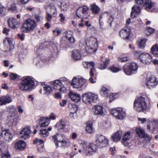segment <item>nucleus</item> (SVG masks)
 Segmentation results:
<instances>
[{
    "instance_id": "nucleus-1",
    "label": "nucleus",
    "mask_w": 158,
    "mask_h": 158,
    "mask_svg": "<svg viewBox=\"0 0 158 158\" xmlns=\"http://www.w3.org/2000/svg\"><path fill=\"white\" fill-rule=\"evenodd\" d=\"M18 85L21 91H30L35 88V79L30 76H24L21 79Z\"/></svg>"
},
{
    "instance_id": "nucleus-2",
    "label": "nucleus",
    "mask_w": 158,
    "mask_h": 158,
    "mask_svg": "<svg viewBox=\"0 0 158 158\" xmlns=\"http://www.w3.org/2000/svg\"><path fill=\"white\" fill-rule=\"evenodd\" d=\"M70 82L65 77H62L55 80L51 83L53 88L58 90L60 92H65L69 89Z\"/></svg>"
},
{
    "instance_id": "nucleus-3",
    "label": "nucleus",
    "mask_w": 158,
    "mask_h": 158,
    "mask_svg": "<svg viewBox=\"0 0 158 158\" xmlns=\"http://www.w3.org/2000/svg\"><path fill=\"white\" fill-rule=\"evenodd\" d=\"M8 108L9 114L7 117L6 123L10 127H15L20 120L19 117L16 116L18 115V113L16 111V108L14 106H10Z\"/></svg>"
},
{
    "instance_id": "nucleus-4",
    "label": "nucleus",
    "mask_w": 158,
    "mask_h": 158,
    "mask_svg": "<svg viewBox=\"0 0 158 158\" xmlns=\"http://www.w3.org/2000/svg\"><path fill=\"white\" fill-rule=\"evenodd\" d=\"M37 23L36 21L31 18H28L24 21L21 28V31L25 33L33 31L36 27Z\"/></svg>"
},
{
    "instance_id": "nucleus-5",
    "label": "nucleus",
    "mask_w": 158,
    "mask_h": 158,
    "mask_svg": "<svg viewBox=\"0 0 158 158\" xmlns=\"http://www.w3.org/2000/svg\"><path fill=\"white\" fill-rule=\"evenodd\" d=\"M134 109L138 112H143L147 110L145 98L143 97H137L134 102Z\"/></svg>"
},
{
    "instance_id": "nucleus-6",
    "label": "nucleus",
    "mask_w": 158,
    "mask_h": 158,
    "mask_svg": "<svg viewBox=\"0 0 158 158\" xmlns=\"http://www.w3.org/2000/svg\"><path fill=\"white\" fill-rule=\"evenodd\" d=\"M87 80L80 76L74 77L70 82V84L73 88L80 89L86 86L87 85Z\"/></svg>"
},
{
    "instance_id": "nucleus-7",
    "label": "nucleus",
    "mask_w": 158,
    "mask_h": 158,
    "mask_svg": "<svg viewBox=\"0 0 158 158\" xmlns=\"http://www.w3.org/2000/svg\"><path fill=\"white\" fill-rule=\"evenodd\" d=\"M86 50L89 53L95 52L98 47V43L96 38L93 37L86 40Z\"/></svg>"
},
{
    "instance_id": "nucleus-8",
    "label": "nucleus",
    "mask_w": 158,
    "mask_h": 158,
    "mask_svg": "<svg viewBox=\"0 0 158 158\" xmlns=\"http://www.w3.org/2000/svg\"><path fill=\"white\" fill-rule=\"evenodd\" d=\"M82 99L84 103L89 105L92 102H96L98 101V95L91 92L85 93L82 94Z\"/></svg>"
},
{
    "instance_id": "nucleus-9",
    "label": "nucleus",
    "mask_w": 158,
    "mask_h": 158,
    "mask_svg": "<svg viewBox=\"0 0 158 158\" xmlns=\"http://www.w3.org/2000/svg\"><path fill=\"white\" fill-rule=\"evenodd\" d=\"M110 113L117 119L120 120L123 119L126 115L125 110L120 107L111 109L110 110Z\"/></svg>"
},
{
    "instance_id": "nucleus-10",
    "label": "nucleus",
    "mask_w": 158,
    "mask_h": 158,
    "mask_svg": "<svg viewBox=\"0 0 158 158\" xmlns=\"http://www.w3.org/2000/svg\"><path fill=\"white\" fill-rule=\"evenodd\" d=\"M95 142L98 148H102L108 144L109 140L103 135L98 134L95 136Z\"/></svg>"
},
{
    "instance_id": "nucleus-11",
    "label": "nucleus",
    "mask_w": 158,
    "mask_h": 158,
    "mask_svg": "<svg viewBox=\"0 0 158 158\" xmlns=\"http://www.w3.org/2000/svg\"><path fill=\"white\" fill-rule=\"evenodd\" d=\"M88 7L86 6H80L76 11L77 16L81 19H87L89 17V14L88 12Z\"/></svg>"
},
{
    "instance_id": "nucleus-12",
    "label": "nucleus",
    "mask_w": 158,
    "mask_h": 158,
    "mask_svg": "<svg viewBox=\"0 0 158 158\" xmlns=\"http://www.w3.org/2000/svg\"><path fill=\"white\" fill-rule=\"evenodd\" d=\"M60 136L61 139L59 140L58 147L65 148L71 145L72 143L68 136L63 134Z\"/></svg>"
},
{
    "instance_id": "nucleus-13",
    "label": "nucleus",
    "mask_w": 158,
    "mask_h": 158,
    "mask_svg": "<svg viewBox=\"0 0 158 158\" xmlns=\"http://www.w3.org/2000/svg\"><path fill=\"white\" fill-rule=\"evenodd\" d=\"M92 111L96 115L104 116L106 114V109L102 105H94L92 107Z\"/></svg>"
},
{
    "instance_id": "nucleus-14",
    "label": "nucleus",
    "mask_w": 158,
    "mask_h": 158,
    "mask_svg": "<svg viewBox=\"0 0 158 158\" xmlns=\"http://www.w3.org/2000/svg\"><path fill=\"white\" fill-rule=\"evenodd\" d=\"M55 127L58 130L62 132H66L70 129L69 125L62 119L60 120L56 123Z\"/></svg>"
},
{
    "instance_id": "nucleus-15",
    "label": "nucleus",
    "mask_w": 158,
    "mask_h": 158,
    "mask_svg": "<svg viewBox=\"0 0 158 158\" xmlns=\"http://www.w3.org/2000/svg\"><path fill=\"white\" fill-rule=\"evenodd\" d=\"M158 84V81L153 76L148 78L146 81V85L147 88L152 89L155 87Z\"/></svg>"
},
{
    "instance_id": "nucleus-16",
    "label": "nucleus",
    "mask_w": 158,
    "mask_h": 158,
    "mask_svg": "<svg viewBox=\"0 0 158 158\" xmlns=\"http://www.w3.org/2000/svg\"><path fill=\"white\" fill-rule=\"evenodd\" d=\"M0 136L3 137L6 141H10L12 140V135L8 129L2 128L0 130Z\"/></svg>"
},
{
    "instance_id": "nucleus-17",
    "label": "nucleus",
    "mask_w": 158,
    "mask_h": 158,
    "mask_svg": "<svg viewBox=\"0 0 158 158\" xmlns=\"http://www.w3.org/2000/svg\"><path fill=\"white\" fill-rule=\"evenodd\" d=\"M31 128L29 127H26L22 129L20 131L19 137L25 140L27 139L30 137L31 133Z\"/></svg>"
},
{
    "instance_id": "nucleus-18",
    "label": "nucleus",
    "mask_w": 158,
    "mask_h": 158,
    "mask_svg": "<svg viewBox=\"0 0 158 158\" xmlns=\"http://www.w3.org/2000/svg\"><path fill=\"white\" fill-rule=\"evenodd\" d=\"M152 57L149 54L144 52L142 53L139 56L140 60L145 64H149L152 61Z\"/></svg>"
},
{
    "instance_id": "nucleus-19",
    "label": "nucleus",
    "mask_w": 158,
    "mask_h": 158,
    "mask_svg": "<svg viewBox=\"0 0 158 158\" xmlns=\"http://www.w3.org/2000/svg\"><path fill=\"white\" fill-rule=\"evenodd\" d=\"M128 20H127L126 26L119 32L120 36L123 39L126 41L128 40Z\"/></svg>"
},
{
    "instance_id": "nucleus-20",
    "label": "nucleus",
    "mask_w": 158,
    "mask_h": 158,
    "mask_svg": "<svg viewBox=\"0 0 158 158\" xmlns=\"http://www.w3.org/2000/svg\"><path fill=\"white\" fill-rule=\"evenodd\" d=\"M7 22L9 26L13 29L17 28L19 25V22L16 18L12 17L9 18Z\"/></svg>"
},
{
    "instance_id": "nucleus-21",
    "label": "nucleus",
    "mask_w": 158,
    "mask_h": 158,
    "mask_svg": "<svg viewBox=\"0 0 158 158\" xmlns=\"http://www.w3.org/2000/svg\"><path fill=\"white\" fill-rule=\"evenodd\" d=\"M83 65L85 68L90 69V76H93L94 74L93 73L95 70V63L93 61H85L83 63Z\"/></svg>"
},
{
    "instance_id": "nucleus-22",
    "label": "nucleus",
    "mask_w": 158,
    "mask_h": 158,
    "mask_svg": "<svg viewBox=\"0 0 158 158\" xmlns=\"http://www.w3.org/2000/svg\"><path fill=\"white\" fill-rule=\"evenodd\" d=\"M98 148V147L96 143V144L93 143H90L88 146L85 155L87 156L92 155L94 152H96Z\"/></svg>"
},
{
    "instance_id": "nucleus-23",
    "label": "nucleus",
    "mask_w": 158,
    "mask_h": 158,
    "mask_svg": "<svg viewBox=\"0 0 158 158\" xmlns=\"http://www.w3.org/2000/svg\"><path fill=\"white\" fill-rule=\"evenodd\" d=\"M69 95L71 99L75 102H78L81 100V95L78 94L73 91H70Z\"/></svg>"
},
{
    "instance_id": "nucleus-24",
    "label": "nucleus",
    "mask_w": 158,
    "mask_h": 158,
    "mask_svg": "<svg viewBox=\"0 0 158 158\" xmlns=\"http://www.w3.org/2000/svg\"><path fill=\"white\" fill-rule=\"evenodd\" d=\"M82 58L81 51L78 50H74L72 54V58L73 60L77 61L81 60Z\"/></svg>"
},
{
    "instance_id": "nucleus-25",
    "label": "nucleus",
    "mask_w": 158,
    "mask_h": 158,
    "mask_svg": "<svg viewBox=\"0 0 158 158\" xmlns=\"http://www.w3.org/2000/svg\"><path fill=\"white\" fill-rule=\"evenodd\" d=\"M78 142L79 145L82 148V154L85 155L88 147V143L86 140L83 139L78 140Z\"/></svg>"
},
{
    "instance_id": "nucleus-26",
    "label": "nucleus",
    "mask_w": 158,
    "mask_h": 158,
    "mask_svg": "<svg viewBox=\"0 0 158 158\" xmlns=\"http://www.w3.org/2000/svg\"><path fill=\"white\" fill-rule=\"evenodd\" d=\"M15 147L16 149H18L20 151L23 150L26 146V143L23 141L19 140L16 142L15 144Z\"/></svg>"
},
{
    "instance_id": "nucleus-27",
    "label": "nucleus",
    "mask_w": 158,
    "mask_h": 158,
    "mask_svg": "<svg viewBox=\"0 0 158 158\" xmlns=\"http://www.w3.org/2000/svg\"><path fill=\"white\" fill-rule=\"evenodd\" d=\"M138 66L137 64L134 62H131L129 64V75L136 73Z\"/></svg>"
},
{
    "instance_id": "nucleus-28",
    "label": "nucleus",
    "mask_w": 158,
    "mask_h": 158,
    "mask_svg": "<svg viewBox=\"0 0 158 158\" xmlns=\"http://www.w3.org/2000/svg\"><path fill=\"white\" fill-rule=\"evenodd\" d=\"M49 123L50 120L48 117H42L40 119L39 125L40 127H45L47 126Z\"/></svg>"
},
{
    "instance_id": "nucleus-29",
    "label": "nucleus",
    "mask_w": 158,
    "mask_h": 158,
    "mask_svg": "<svg viewBox=\"0 0 158 158\" xmlns=\"http://www.w3.org/2000/svg\"><path fill=\"white\" fill-rule=\"evenodd\" d=\"M60 46L56 42H54L51 47L50 50L54 56H56L59 52Z\"/></svg>"
},
{
    "instance_id": "nucleus-30",
    "label": "nucleus",
    "mask_w": 158,
    "mask_h": 158,
    "mask_svg": "<svg viewBox=\"0 0 158 158\" xmlns=\"http://www.w3.org/2000/svg\"><path fill=\"white\" fill-rule=\"evenodd\" d=\"M141 11L140 7L136 5H134L132 7V10L131 13V17L132 18L135 17L136 14L140 13Z\"/></svg>"
},
{
    "instance_id": "nucleus-31",
    "label": "nucleus",
    "mask_w": 158,
    "mask_h": 158,
    "mask_svg": "<svg viewBox=\"0 0 158 158\" xmlns=\"http://www.w3.org/2000/svg\"><path fill=\"white\" fill-rule=\"evenodd\" d=\"M42 85L43 87V90L44 92V94L47 96L50 94L52 91V87L44 83H42Z\"/></svg>"
},
{
    "instance_id": "nucleus-32",
    "label": "nucleus",
    "mask_w": 158,
    "mask_h": 158,
    "mask_svg": "<svg viewBox=\"0 0 158 158\" xmlns=\"http://www.w3.org/2000/svg\"><path fill=\"white\" fill-rule=\"evenodd\" d=\"M85 130L89 134L92 133L94 131L93 123L92 122L88 121L85 124Z\"/></svg>"
},
{
    "instance_id": "nucleus-33",
    "label": "nucleus",
    "mask_w": 158,
    "mask_h": 158,
    "mask_svg": "<svg viewBox=\"0 0 158 158\" xmlns=\"http://www.w3.org/2000/svg\"><path fill=\"white\" fill-rule=\"evenodd\" d=\"M34 144H35L37 143H39L40 144L38 145L37 146V149L38 151L41 152L44 150L43 143L44 141L42 139H39L36 138L34 141Z\"/></svg>"
},
{
    "instance_id": "nucleus-34",
    "label": "nucleus",
    "mask_w": 158,
    "mask_h": 158,
    "mask_svg": "<svg viewBox=\"0 0 158 158\" xmlns=\"http://www.w3.org/2000/svg\"><path fill=\"white\" fill-rule=\"evenodd\" d=\"M122 132L121 131H118L114 133L111 136L113 140L116 142L120 140L122 137Z\"/></svg>"
},
{
    "instance_id": "nucleus-35",
    "label": "nucleus",
    "mask_w": 158,
    "mask_h": 158,
    "mask_svg": "<svg viewBox=\"0 0 158 158\" xmlns=\"http://www.w3.org/2000/svg\"><path fill=\"white\" fill-rule=\"evenodd\" d=\"M109 92V90L106 87L102 86L100 89V95L103 97H106L108 96Z\"/></svg>"
},
{
    "instance_id": "nucleus-36",
    "label": "nucleus",
    "mask_w": 158,
    "mask_h": 158,
    "mask_svg": "<svg viewBox=\"0 0 158 158\" xmlns=\"http://www.w3.org/2000/svg\"><path fill=\"white\" fill-rule=\"evenodd\" d=\"M103 58L102 57L101 59V62H103L102 63H101L98 67V68L101 70H104L107 67L108 64V62L109 60L107 59H106L105 61L103 60Z\"/></svg>"
},
{
    "instance_id": "nucleus-37",
    "label": "nucleus",
    "mask_w": 158,
    "mask_h": 158,
    "mask_svg": "<svg viewBox=\"0 0 158 158\" xmlns=\"http://www.w3.org/2000/svg\"><path fill=\"white\" fill-rule=\"evenodd\" d=\"M154 4L150 0H146L143 4V6L146 10L149 11V10L153 6Z\"/></svg>"
},
{
    "instance_id": "nucleus-38",
    "label": "nucleus",
    "mask_w": 158,
    "mask_h": 158,
    "mask_svg": "<svg viewBox=\"0 0 158 158\" xmlns=\"http://www.w3.org/2000/svg\"><path fill=\"white\" fill-rule=\"evenodd\" d=\"M122 144L125 146L128 144V132L125 133L123 135L122 141Z\"/></svg>"
},
{
    "instance_id": "nucleus-39",
    "label": "nucleus",
    "mask_w": 158,
    "mask_h": 158,
    "mask_svg": "<svg viewBox=\"0 0 158 158\" xmlns=\"http://www.w3.org/2000/svg\"><path fill=\"white\" fill-rule=\"evenodd\" d=\"M135 131L138 136L142 138L146 133L145 130L140 127L136 129Z\"/></svg>"
},
{
    "instance_id": "nucleus-40",
    "label": "nucleus",
    "mask_w": 158,
    "mask_h": 158,
    "mask_svg": "<svg viewBox=\"0 0 158 158\" xmlns=\"http://www.w3.org/2000/svg\"><path fill=\"white\" fill-rule=\"evenodd\" d=\"M2 96L5 105L13 101L11 96L8 94Z\"/></svg>"
},
{
    "instance_id": "nucleus-41",
    "label": "nucleus",
    "mask_w": 158,
    "mask_h": 158,
    "mask_svg": "<svg viewBox=\"0 0 158 158\" xmlns=\"http://www.w3.org/2000/svg\"><path fill=\"white\" fill-rule=\"evenodd\" d=\"M152 53L155 56L158 57V44H156L152 46L151 48Z\"/></svg>"
},
{
    "instance_id": "nucleus-42",
    "label": "nucleus",
    "mask_w": 158,
    "mask_h": 158,
    "mask_svg": "<svg viewBox=\"0 0 158 158\" xmlns=\"http://www.w3.org/2000/svg\"><path fill=\"white\" fill-rule=\"evenodd\" d=\"M91 9L93 13L94 14H98L100 10L98 7L94 4L91 6Z\"/></svg>"
},
{
    "instance_id": "nucleus-43",
    "label": "nucleus",
    "mask_w": 158,
    "mask_h": 158,
    "mask_svg": "<svg viewBox=\"0 0 158 158\" xmlns=\"http://www.w3.org/2000/svg\"><path fill=\"white\" fill-rule=\"evenodd\" d=\"M40 134L41 137H45L48 136L49 132L46 129H43L40 130Z\"/></svg>"
},
{
    "instance_id": "nucleus-44",
    "label": "nucleus",
    "mask_w": 158,
    "mask_h": 158,
    "mask_svg": "<svg viewBox=\"0 0 158 158\" xmlns=\"http://www.w3.org/2000/svg\"><path fill=\"white\" fill-rule=\"evenodd\" d=\"M68 40L69 42L70 45H71L70 46V47L71 48L73 47L75 45V43L76 41V40L74 36L73 35Z\"/></svg>"
},
{
    "instance_id": "nucleus-45",
    "label": "nucleus",
    "mask_w": 158,
    "mask_h": 158,
    "mask_svg": "<svg viewBox=\"0 0 158 158\" xmlns=\"http://www.w3.org/2000/svg\"><path fill=\"white\" fill-rule=\"evenodd\" d=\"M59 137L60 135L58 134H56L52 136L56 148L58 147L59 140L58 139V138Z\"/></svg>"
},
{
    "instance_id": "nucleus-46",
    "label": "nucleus",
    "mask_w": 158,
    "mask_h": 158,
    "mask_svg": "<svg viewBox=\"0 0 158 158\" xmlns=\"http://www.w3.org/2000/svg\"><path fill=\"white\" fill-rule=\"evenodd\" d=\"M6 9L0 3V17H3L6 14Z\"/></svg>"
},
{
    "instance_id": "nucleus-47",
    "label": "nucleus",
    "mask_w": 158,
    "mask_h": 158,
    "mask_svg": "<svg viewBox=\"0 0 158 158\" xmlns=\"http://www.w3.org/2000/svg\"><path fill=\"white\" fill-rule=\"evenodd\" d=\"M51 13L54 16H56L57 13V9L54 5L50 6Z\"/></svg>"
},
{
    "instance_id": "nucleus-48",
    "label": "nucleus",
    "mask_w": 158,
    "mask_h": 158,
    "mask_svg": "<svg viewBox=\"0 0 158 158\" xmlns=\"http://www.w3.org/2000/svg\"><path fill=\"white\" fill-rule=\"evenodd\" d=\"M147 40L143 39L141 40L139 44V47L142 49L144 48Z\"/></svg>"
},
{
    "instance_id": "nucleus-49",
    "label": "nucleus",
    "mask_w": 158,
    "mask_h": 158,
    "mask_svg": "<svg viewBox=\"0 0 158 158\" xmlns=\"http://www.w3.org/2000/svg\"><path fill=\"white\" fill-rule=\"evenodd\" d=\"M142 138H143L147 142H149L152 140V137L151 135L146 133L143 136V137Z\"/></svg>"
},
{
    "instance_id": "nucleus-50",
    "label": "nucleus",
    "mask_w": 158,
    "mask_h": 158,
    "mask_svg": "<svg viewBox=\"0 0 158 158\" xmlns=\"http://www.w3.org/2000/svg\"><path fill=\"white\" fill-rule=\"evenodd\" d=\"M128 59L127 57L121 56L118 57V60L121 62H125L128 61Z\"/></svg>"
},
{
    "instance_id": "nucleus-51",
    "label": "nucleus",
    "mask_w": 158,
    "mask_h": 158,
    "mask_svg": "<svg viewBox=\"0 0 158 158\" xmlns=\"http://www.w3.org/2000/svg\"><path fill=\"white\" fill-rule=\"evenodd\" d=\"M9 77L11 79L14 80L19 78V75L17 74L12 73H10Z\"/></svg>"
},
{
    "instance_id": "nucleus-52",
    "label": "nucleus",
    "mask_w": 158,
    "mask_h": 158,
    "mask_svg": "<svg viewBox=\"0 0 158 158\" xmlns=\"http://www.w3.org/2000/svg\"><path fill=\"white\" fill-rule=\"evenodd\" d=\"M64 34L65 37L67 40L73 35V33L70 31H66Z\"/></svg>"
},
{
    "instance_id": "nucleus-53",
    "label": "nucleus",
    "mask_w": 158,
    "mask_h": 158,
    "mask_svg": "<svg viewBox=\"0 0 158 158\" xmlns=\"http://www.w3.org/2000/svg\"><path fill=\"white\" fill-rule=\"evenodd\" d=\"M13 40V39L11 38H6L4 40L6 43H7V44L10 45L12 44Z\"/></svg>"
},
{
    "instance_id": "nucleus-54",
    "label": "nucleus",
    "mask_w": 158,
    "mask_h": 158,
    "mask_svg": "<svg viewBox=\"0 0 158 158\" xmlns=\"http://www.w3.org/2000/svg\"><path fill=\"white\" fill-rule=\"evenodd\" d=\"M5 148V143L2 141L0 140V153L4 151Z\"/></svg>"
},
{
    "instance_id": "nucleus-55",
    "label": "nucleus",
    "mask_w": 158,
    "mask_h": 158,
    "mask_svg": "<svg viewBox=\"0 0 158 158\" xmlns=\"http://www.w3.org/2000/svg\"><path fill=\"white\" fill-rule=\"evenodd\" d=\"M45 64L42 60H40L36 63L35 65L38 68H41L44 66Z\"/></svg>"
},
{
    "instance_id": "nucleus-56",
    "label": "nucleus",
    "mask_w": 158,
    "mask_h": 158,
    "mask_svg": "<svg viewBox=\"0 0 158 158\" xmlns=\"http://www.w3.org/2000/svg\"><path fill=\"white\" fill-rule=\"evenodd\" d=\"M3 44L4 45V50L6 52H8L10 50V45L7 44V43H6L5 41H3Z\"/></svg>"
},
{
    "instance_id": "nucleus-57",
    "label": "nucleus",
    "mask_w": 158,
    "mask_h": 158,
    "mask_svg": "<svg viewBox=\"0 0 158 158\" xmlns=\"http://www.w3.org/2000/svg\"><path fill=\"white\" fill-rule=\"evenodd\" d=\"M110 70L112 72L116 73L120 71L121 69L117 67H112L110 68Z\"/></svg>"
},
{
    "instance_id": "nucleus-58",
    "label": "nucleus",
    "mask_w": 158,
    "mask_h": 158,
    "mask_svg": "<svg viewBox=\"0 0 158 158\" xmlns=\"http://www.w3.org/2000/svg\"><path fill=\"white\" fill-rule=\"evenodd\" d=\"M123 70L126 74L128 75V64H127L124 65Z\"/></svg>"
},
{
    "instance_id": "nucleus-59",
    "label": "nucleus",
    "mask_w": 158,
    "mask_h": 158,
    "mask_svg": "<svg viewBox=\"0 0 158 158\" xmlns=\"http://www.w3.org/2000/svg\"><path fill=\"white\" fill-rule=\"evenodd\" d=\"M10 155L8 152L3 153L2 154L1 157L0 158H10Z\"/></svg>"
},
{
    "instance_id": "nucleus-60",
    "label": "nucleus",
    "mask_w": 158,
    "mask_h": 158,
    "mask_svg": "<svg viewBox=\"0 0 158 158\" xmlns=\"http://www.w3.org/2000/svg\"><path fill=\"white\" fill-rule=\"evenodd\" d=\"M77 111V108L75 106H73L70 110V114H76Z\"/></svg>"
},
{
    "instance_id": "nucleus-61",
    "label": "nucleus",
    "mask_w": 158,
    "mask_h": 158,
    "mask_svg": "<svg viewBox=\"0 0 158 158\" xmlns=\"http://www.w3.org/2000/svg\"><path fill=\"white\" fill-rule=\"evenodd\" d=\"M10 8L13 12H17V9L16 6V5L14 3L11 4Z\"/></svg>"
},
{
    "instance_id": "nucleus-62",
    "label": "nucleus",
    "mask_w": 158,
    "mask_h": 158,
    "mask_svg": "<svg viewBox=\"0 0 158 158\" xmlns=\"http://www.w3.org/2000/svg\"><path fill=\"white\" fill-rule=\"evenodd\" d=\"M52 17V16L51 14L49 12H46V19L47 21L48 22H50Z\"/></svg>"
},
{
    "instance_id": "nucleus-63",
    "label": "nucleus",
    "mask_w": 158,
    "mask_h": 158,
    "mask_svg": "<svg viewBox=\"0 0 158 158\" xmlns=\"http://www.w3.org/2000/svg\"><path fill=\"white\" fill-rule=\"evenodd\" d=\"M113 20V18L111 15H109L108 16V20L107 23L110 25L111 26V23Z\"/></svg>"
},
{
    "instance_id": "nucleus-64",
    "label": "nucleus",
    "mask_w": 158,
    "mask_h": 158,
    "mask_svg": "<svg viewBox=\"0 0 158 158\" xmlns=\"http://www.w3.org/2000/svg\"><path fill=\"white\" fill-rule=\"evenodd\" d=\"M68 7V5L67 4H64L62 5L61 6V10L63 11L66 10Z\"/></svg>"
}]
</instances>
